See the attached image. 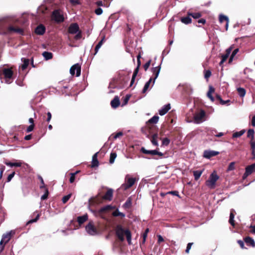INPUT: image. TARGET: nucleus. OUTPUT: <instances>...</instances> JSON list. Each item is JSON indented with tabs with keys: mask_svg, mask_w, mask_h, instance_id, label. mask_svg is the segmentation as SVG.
<instances>
[{
	"mask_svg": "<svg viewBox=\"0 0 255 255\" xmlns=\"http://www.w3.org/2000/svg\"><path fill=\"white\" fill-rule=\"evenodd\" d=\"M116 235L121 241L125 240L124 235H125L128 244L130 245L131 243V235L129 230H125L121 225H117L115 229Z\"/></svg>",
	"mask_w": 255,
	"mask_h": 255,
	"instance_id": "nucleus-1",
	"label": "nucleus"
},
{
	"mask_svg": "<svg viewBox=\"0 0 255 255\" xmlns=\"http://www.w3.org/2000/svg\"><path fill=\"white\" fill-rule=\"evenodd\" d=\"M14 67H9L8 65L0 67V79H13Z\"/></svg>",
	"mask_w": 255,
	"mask_h": 255,
	"instance_id": "nucleus-2",
	"label": "nucleus"
},
{
	"mask_svg": "<svg viewBox=\"0 0 255 255\" xmlns=\"http://www.w3.org/2000/svg\"><path fill=\"white\" fill-rule=\"evenodd\" d=\"M206 113L203 110L194 114L193 120L187 119L186 120L188 123H194L196 124H200L205 121Z\"/></svg>",
	"mask_w": 255,
	"mask_h": 255,
	"instance_id": "nucleus-3",
	"label": "nucleus"
},
{
	"mask_svg": "<svg viewBox=\"0 0 255 255\" xmlns=\"http://www.w3.org/2000/svg\"><path fill=\"white\" fill-rule=\"evenodd\" d=\"M219 179V176L217 175L216 171L212 172L210 177L206 182V185L211 189L215 188L216 181Z\"/></svg>",
	"mask_w": 255,
	"mask_h": 255,
	"instance_id": "nucleus-4",
	"label": "nucleus"
},
{
	"mask_svg": "<svg viewBox=\"0 0 255 255\" xmlns=\"http://www.w3.org/2000/svg\"><path fill=\"white\" fill-rule=\"evenodd\" d=\"M136 181V178L130 177L129 175H127L125 177V182L121 186V188L124 190H127L132 187Z\"/></svg>",
	"mask_w": 255,
	"mask_h": 255,
	"instance_id": "nucleus-5",
	"label": "nucleus"
},
{
	"mask_svg": "<svg viewBox=\"0 0 255 255\" xmlns=\"http://www.w3.org/2000/svg\"><path fill=\"white\" fill-rule=\"evenodd\" d=\"M52 18L57 23H61L64 21V17L60 9L54 10L51 15Z\"/></svg>",
	"mask_w": 255,
	"mask_h": 255,
	"instance_id": "nucleus-6",
	"label": "nucleus"
},
{
	"mask_svg": "<svg viewBox=\"0 0 255 255\" xmlns=\"http://www.w3.org/2000/svg\"><path fill=\"white\" fill-rule=\"evenodd\" d=\"M85 229L90 235L95 236L98 234V231L92 222H89L86 226Z\"/></svg>",
	"mask_w": 255,
	"mask_h": 255,
	"instance_id": "nucleus-7",
	"label": "nucleus"
},
{
	"mask_svg": "<svg viewBox=\"0 0 255 255\" xmlns=\"http://www.w3.org/2000/svg\"><path fill=\"white\" fill-rule=\"evenodd\" d=\"M81 65L79 63H76L71 66L70 69V73L72 76L75 74V71H76V76L78 77L81 74Z\"/></svg>",
	"mask_w": 255,
	"mask_h": 255,
	"instance_id": "nucleus-8",
	"label": "nucleus"
},
{
	"mask_svg": "<svg viewBox=\"0 0 255 255\" xmlns=\"http://www.w3.org/2000/svg\"><path fill=\"white\" fill-rule=\"evenodd\" d=\"M12 33H17L21 35L24 34V31L23 29L19 27H14L13 26H9L7 27V35L10 34Z\"/></svg>",
	"mask_w": 255,
	"mask_h": 255,
	"instance_id": "nucleus-9",
	"label": "nucleus"
},
{
	"mask_svg": "<svg viewBox=\"0 0 255 255\" xmlns=\"http://www.w3.org/2000/svg\"><path fill=\"white\" fill-rule=\"evenodd\" d=\"M234 47V45L231 46L229 48L226 49L225 53L221 55V61L220 62V65H221L225 61H226L227 58L229 57L230 54H231V51L233 50Z\"/></svg>",
	"mask_w": 255,
	"mask_h": 255,
	"instance_id": "nucleus-10",
	"label": "nucleus"
},
{
	"mask_svg": "<svg viewBox=\"0 0 255 255\" xmlns=\"http://www.w3.org/2000/svg\"><path fill=\"white\" fill-rule=\"evenodd\" d=\"M140 151L144 153V154H151V155H159V156H163V153L161 152H159V151H158L157 150H147L144 147H142L141 148V149H140Z\"/></svg>",
	"mask_w": 255,
	"mask_h": 255,
	"instance_id": "nucleus-11",
	"label": "nucleus"
},
{
	"mask_svg": "<svg viewBox=\"0 0 255 255\" xmlns=\"http://www.w3.org/2000/svg\"><path fill=\"white\" fill-rule=\"evenodd\" d=\"M80 30L79 26L77 23H73L70 25L68 28V32L70 34H76Z\"/></svg>",
	"mask_w": 255,
	"mask_h": 255,
	"instance_id": "nucleus-12",
	"label": "nucleus"
},
{
	"mask_svg": "<svg viewBox=\"0 0 255 255\" xmlns=\"http://www.w3.org/2000/svg\"><path fill=\"white\" fill-rule=\"evenodd\" d=\"M219 153L218 151L206 150L204 151L203 156L207 159H210L211 157L215 156Z\"/></svg>",
	"mask_w": 255,
	"mask_h": 255,
	"instance_id": "nucleus-13",
	"label": "nucleus"
},
{
	"mask_svg": "<svg viewBox=\"0 0 255 255\" xmlns=\"http://www.w3.org/2000/svg\"><path fill=\"white\" fill-rule=\"evenodd\" d=\"M160 67L158 66L152 68V76L150 77L149 80H156L157 78L159 73L160 72Z\"/></svg>",
	"mask_w": 255,
	"mask_h": 255,
	"instance_id": "nucleus-14",
	"label": "nucleus"
},
{
	"mask_svg": "<svg viewBox=\"0 0 255 255\" xmlns=\"http://www.w3.org/2000/svg\"><path fill=\"white\" fill-rule=\"evenodd\" d=\"M130 73L125 70L120 71L119 73V80H128L129 79Z\"/></svg>",
	"mask_w": 255,
	"mask_h": 255,
	"instance_id": "nucleus-15",
	"label": "nucleus"
},
{
	"mask_svg": "<svg viewBox=\"0 0 255 255\" xmlns=\"http://www.w3.org/2000/svg\"><path fill=\"white\" fill-rule=\"evenodd\" d=\"M7 27L4 20H0V34L7 35Z\"/></svg>",
	"mask_w": 255,
	"mask_h": 255,
	"instance_id": "nucleus-16",
	"label": "nucleus"
},
{
	"mask_svg": "<svg viewBox=\"0 0 255 255\" xmlns=\"http://www.w3.org/2000/svg\"><path fill=\"white\" fill-rule=\"evenodd\" d=\"M170 109V104H167L164 105L159 110L158 113L160 116H163L165 115Z\"/></svg>",
	"mask_w": 255,
	"mask_h": 255,
	"instance_id": "nucleus-17",
	"label": "nucleus"
},
{
	"mask_svg": "<svg viewBox=\"0 0 255 255\" xmlns=\"http://www.w3.org/2000/svg\"><path fill=\"white\" fill-rule=\"evenodd\" d=\"M45 30V26L42 24H40L35 28V32L37 35H42L44 34Z\"/></svg>",
	"mask_w": 255,
	"mask_h": 255,
	"instance_id": "nucleus-18",
	"label": "nucleus"
},
{
	"mask_svg": "<svg viewBox=\"0 0 255 255\" xmlns=\"http://www.w3.org/2000/svg\"><path fill=\"white\" fill-rule=\"evenodd\" d=\"M15 162H5V164L10 167H12L13 166L16 167H20L24 162L21 160H16Z\"/></svg>",
	"mask_w": 255,
	"mask_h": 255,
	"instance_id": "nucleus-19",
	"label": "nucleus"
},
{
	"mask_svg": "<svg viewBox=\"0 0 255 255\" xmlns=\"http://www.w3.org/2000/svg\"><path fill=\"white\" fill-rule=\"evenodd\" d=\"M154 83L155 81H147L144 86L142 92L143 93H146V92L148 90L150 86L151 88L154 85Z\"/></svg>",
	"mask_w": 255,
	"mask_h": 255,
	"instance_id": "nucleus-20",
	"label": "nucleus"
},
{
	"mask_svg": "<svg viewBox=\"0 0 255 255\" xmlns=\"http://www.w3.org/2000/svg\"><path fill=\"white\" fill-rule=\"evenodd\" d=\"M113 195V190L112 189H109L105 195L103 197V199L105 200H108L109 201L112 200Z\"/></svg>",
	"mask_w": 255,
	"mask_h": 255,
	"instance_id": "nucleus-21",
	"label": "nucleus"
},
{
	"mask_svg": "<svg viewBox=\"0 0 255 255\" xmlns=\"http://www.w3.org/2000/svg\"><path fill=\"white\" fill-rule=\"evenodd\" d=\"M22 61L23 62V64L19 66V69L23 71L25 70L29 63V60L28 59L23 58L21 59Z\"/></svg>",
	"mask_w": 255,
	"mask_h": 255,
	"instance_id": "nucleus-22",
	"label": "nucleus"
},
{
	"mask_svg": "<svg viewBox=\"0 0 255 255\" xmlns=\"http://www.w3.org/2000/svg\"><path fill=\"white\" fill-rule=\"evenodd\" d=\"M120 104V100L118 96H116L114 99L111 101V105L112 108H117Z\"/></svg>",
	"mask_w": 255,
	"mask_h": 255,
	"instance_id": "nucleus-23",
	"label": "nucleus"
},
{
	"mask_svg": "<svg viewBox=\"0 0 255 255\" xmlns=\"http://www.w3.org/2000/svg\"><path fill=\"white\" fill-rule=\"evenodd\" d=\"M214 92H215L214 88L212 86L209 85V91L207 92V96L210 99V100L212 102H213L214 101V98L213 97V96L212 95V94L214 93Z\"/></svg>",
	"mask_w": 255,
	"mask_h": 255,
	"instance_id": "nucleus-24",
	"label": "nucleus"
},
{
	"mask_svg": "<svg viewBox=\"0 0 255 255\" xmlns=\"http://www.w3.org/2000/svg\"><path fill=\"white\" fill-rule=\"evenodd\" d=\"M11 238V234L10 233H7L5 234H3L2 236V238L0 240L1 242L6 244L7 243Z\"/></svg>",
	"mask_w": 255,
	"mask_h": 255,
	"instance_id": "nucleus-25",
	"label": "nucleus"
},
{
	"mask_svg": "<svg viewBox=\"0 0 255 255\" xmlns=\"http://www.w3.org/2000/svg\"><path fill=\"white\" fill-rule=\"evenodd\" d=\"M140 65H141V62H140V59H137V67L135 69L134 72H133V73L132 74V78H131V80H135V78L138 72V71H139V67L140 66Z\"/></svg>",
	"mask_w": 255,
	"mask_h": 255,
	"instance_id": "nucleus-26",
	"label": "nucleus"
},
{
	"mask_svg": "<svg viewBox=\"0 0 255 255\" xmlns=\"http://www.w3.org/2000/svg\"><path fill=\"white\" fill-rule=\"evenodd\" d=\"M244 241L247 245L251 246L253 247H255V243L254 239L250 237H246Z\"/></svg>",
	"mask_w": 255,
	"mask_h": 255,
	"instance_id": "nucleus-27",
	"label": "nucleus"
},
{
	"mask_svg": "<svg viewBox=\"0 0 255 255\" xmlns=\"http://www.w3.org/2000/svg\"><path fill=\"white\" fill-rule=\"evenodd\" d=\"M235 210L234 209H231L230 214V219L229 220V223L233 227H235V224L234 221L235 215L234 214V212Z\"/></svg>",
	"mask_w": 255,
	"mask_h": 255,
	"instance_id": "nucleus-28",
	"label": "nucleus"
},
{
	"mask_svg": "<svg viewBox=\"0 0 255 255\" xmlns=\"http://www.w3.org/2000/svg\"><path fill=\"white\" fill-rule=\"evenodd\" d=\"M88 217L87 214L77 217V222L80 225L83 224L88 220Z\"/></svg>",
	"mask_w": 255,
	"mask_h": 255,
	"instance_id": "nucleus-29",
	"label": "nucleus"
},
{
	"mask_svg": "<svg viewBox=\"0 0 255 255\" xmlns=\"http://www.w3.org/2000/svg\"><path fill=\"white\" fill-rule=\"evenodd\" d=\"M105 41V36H104L102 39L98 42V43L97 44V45L95 47V53L94 55H96V53L98 52L99 49L100 48V47L103 45V43Z\"/></svg>",
	"mask_w": 255,
	"mask_h": 255,
	"instance_id": "nucleus-30",
	"label": "nucleus"
},
{
	"mask_svg": "<svg viewBox=\"0 0 255 255\" xmlns=\"http://www.w3.org/2000/svg\"><path fill=\"white\" fill-rule=\"evenodd\" d=\"M98 152H96L94 154L92 157V167H96L99 165V161L97 159V155Z\"/></svg>",
	"mask_w": 255,
	"mask_h": 255,
	"instance_id": "nucleus-31",
	"label": "nucleus"
},
{
	"mask_svg": "<svg viewBox=\"0 0 255 255\" xmlns=\"http://www.w3.org/2000/svg\"><path fill=\"white\" fill-rule=\"evenodd\" d=\"M190 16H188L187 15V16L182 17L180 18V20L182 23H183L185 24H188L191 23L192 22V19L190 17Z\"/></svg>",
	"mask_w": 255,
	"mask_h": 255,
	"instance_id": "nucleus-32",
	"label": "nucleus"
},
{
	"mask_svg": "<svg viewBox=\"0 0 255 255\" xmlns=\"http://www.w3.org/2000/svg\"><path fill=\"white\" fill-rule=\"evenodd\" d=\"M219 21L220 22H223L224 21L226 22V30L228 29V23H229V18L227 16L224 15H220L219 16Z\"/></svg>",
	"mask_w": 255,
	"mask_h": 255,
	"instance_id": "nucleus-33",
	"label": "nucleus"
},
{
	"mask_svg": "<svg viewBox=\"0 0 255 255\" xmlns=\"http://www.w3.org/2000/svg\"><path fill=\"white\" fill-rule=\"evenodd\" d=\"M250 144L252 149V154L253 155L252 159H255V141L251 140L250 141Z\"/></svg>",
	"mask_w": 255,
	"mask_h": 255,
	"instance_id": "nucleus-34",
	"label": "nucleus"
},
{
	"mask_svg": "<svg viewBox=\"0 0 255 255\" xmlns=\"http://www.w3.org/2000/svg\"><path fill=\"white\" fill-rule=\"evenodd\" d=\"M158 138V134L157 133H155L152 135L151 139V142H152V144L155 146L158 145V143L157 141Z\"/></svg>",
	"mask_w": 255,
	"mask_h": 255,
	"instance_id": "nucleus-35",
	"label": "nucleus"
},
{
	"mask_svg": "<svg viewBox=\"0 0 255 255\" xmlns=\"http://www.w3.org/2000/svg\"><path fill=\"white\" fill-rule=\"evenodd\" d=\"M237 90L239 95L241 97H244L245 96L246 91L244 88H241V87H238L237 88Z\"/></svg>",
	"mask_w": 255,
	"mask_h": 255,
	"instance_id": "nucleus-36",
	"label": "nucleus"
},
{
	"mask_svg": "<svg viewBox=\"0 0 255 255\" xmlns=\"http://www.w3.org/2000/svg\"><path fill=\"white\" fill-rule=\"evenodd\" d=\"M42 55L46 60L52 59L53 57L52 53L47 51L43 52Z\"/></svg>",
	"mask_w": 255,
	"mask_h": 255,
	"instance_id": "nucleus-37",
	"label": "nucleus"
},
{
	"mask_svg": "<svg viewBox=\"0 0 255 255\" xmlns=\"http://www.w3.org/2000/svg\"><path fill=\"white\" fill-rule=\"evenodd\" d=\"M188 15L191 16L194 19H198L201 17L202 14L200 12L192 13V12H188Z\"/></svg>",
	"mask_w": 255,
	"mask_h": 255,
	"instance_id": "nucleus-38",
	"label": "nucleus"
},
{
	"mask_svg": "<svg viewBox=\"0 0 255 255\" xmlns=\"http://www.w3.org/2000/svg\"><path fill=\"white\" fill-rule=\"evenodd\" d=\"M113 208L112 206L111 205H106L102 207L99 211L100 213H102L106 212V211L110 210Z\"/></svg>",
	"mask_w": 255,
	"mask_h": 255,
	"instance_id": "nucleus-39",
	"label": "nucleus"
},
{
	"mask_svg": "<svg viewBox=\"0 0 255 255\" xmlns=\"http://www.w3.org/2000/svg\"><path fill=\"white\" fill-rule=\"evenodd\" d=\"M246 130L245 129H242L239 131L235 132L233 134V138H236V137H239L241 136L242 135L244 134Z\"/></svg>",
	"mask_w": 255,
	"mask_h": 255,
	"instance_id": "nucleus-40",
	"label": "nucleus"
},
{
	"mask_svg": "<svg viewBox=\"0 0 255 255\" xmlns=\"http://www.w3.org/2000/svg\"><path fill=\"white\" fill-rule=\"evenodd\" d=\"M239 51V49L238 48H236L233 50V51L232 52L231 55L229 58V63H231L232 62L234 57L238 53Z\"/></svg>",
	"mask_w": 255,
	"mask_h": 255,
	"instance_id": "nucleus-41",
	"label": "nucleus"
},
{
	"mask_svg": "<svg viewBox=\"0 0 255 255\" xmlns=\"http://www.w3.org/2000/svg\"><path fill=\"white\" fill-rule=\"evenodd\" d=\"M159 120V117L157 116H154L148 120V122L151 124H157Z\"/></svg>",
	"mask_w": 255,
	"mask_h": 255,
	"instance_id": "nucleus-42",
	"label": "nucleus"
},
{
	"mask_svg": "<svg viewBox=\"0 0 255 255\" xmlns=\"http://www.w3.org/2000/svg\"><path fill=\"white\" fill-rule=\"evenodd\" d=\"M202 171L196 170L193 172V175L195 180H197L201 176Z\"/></svg>",
	"mask_w": 255,
	"mask_h": 255,
	"instance_id": "nucleus-43",
	"label": "nucleus"
},
{
	"mask_svg": "<svg viewBox=\"0 0 255 255\" xmlns=\"http://www.w3.org/2000/svg\"><path fill=\"white\" fill-rule=\"evenodd\" d=\"M131 199L130 198H128L127 201H126V202L123 205V207L127 209V208H129L131 207Z\"/></svg>",
	"mask_w": 255,
	"mask_h": 255,
	"instance_id": "nucleus-44",
	"label": "nucleus"
},
{
	"mask_svg": "<svg viewBox=\"0 0 255 255\" xmlns=\"http://www.w3.org/2000/svg\"><path fill=\"white\" fill-rule=\"evenodd\" d=\"M246 171L248 173V174H251L254 171H255L254 170V168L252 164L248 166L246 168Z\"/></svg>",
	"mask_w": 255,
	"mask_h": 255,
	"instance_id": "nucleus-45",
	"label": "nucleus"
},
{
	"mask_svg": "<svg viewBox=\"0 0 255 255\" xmlns=\"http://www.w3.org/2000/svg\"><path fill=\"white\" fill-rule=\"evenodd\" d=\"M116 157H117V153L115 152H112L110 154V160H109L110 163L113 164L115 160Z\"/></svg>",
	"mask_w": 255,
	"mask_h": 255,
	"instance_id": "nucleus-46",
	"label": "nucleus"
},
{
	"mask_svg": "<svg viewBox=\"0 0 255 255\" xmlns=\"http://www.w3.org/2000/svg\"><path fill=\"white\" fill-rule=\"evenodd\" d=\"M113 216L115 217L121 216L122 217H125V215L122 212H120L118 209H117L115 211H114L113 214Z\"/></svg>",
	"mask_w": 255,
	"mask_h": 255,
	"instance_id": "nucleus-47",
	"label": "nucleus"
},
{
	"mask_svg": "<svg viewBox=\"0 0 255 255\" xmlns=\"http://www.w3.org/2000/svg\"><path fill=\"white\" fill-rule=\"evenodd\" d=\"M254 130L253 129H249L248 131L247 136L248 137H251L253 140L254 137Z\"/></svg>",
	"mask_w": 255,
	"mask_h": 255,
	"instance_id": "nucleus-48",
	"label": "nucleus"
},
{
	"mask_svg": "<svg viewBox=\"0 0 255 255\" xmlns=\"http://www.w3.org/2000/svg\"><path fill=\"white\" fill-rule=\"evenodd\" d=\"M44 191H45V193L41 197V199L42 200H46L47 197H48V194H49V192H48V190L47 188H44Z\"/></svg>",
	"mask_w": 255,
	"mask_h": 255,
	"instance_id": "nucleus-49",
	"label": "nucleus"
},
{
	"mask_svg": "<svg viewBox=\"0 0 255 255\" xmlns=\"http://www.w3.org/2000/svg\"><path fill=\"white\" fill-rule=\"evenodd\" d=\"M204 78L208 79L211 75V71L210 70H205L204 71Z\"/></svg>",
	"mask_w": 255,
	"mask_h": 255,
	"instance_id": "nucleus-50",
	"label": "nucleus"
},
{
	"mask_svg": "<svg viewBox=\"0 0 255 255\" xmlns=\"http://www.w3.org/2000/svg\"><path fill=\"white\" fill-rule=\"evenodd\" d=\"M170 139L167 137L162 139V145L167 146L170 143Z\"/></svg>",
	"mask_w": 255,
	"mask_h": 255,
	"instance_id": "nucleus-51",
	"label": "nucleus"
},
{
	"mask_svg": "<svg viewBox=\"0 0 255 255\" xmlns=\"http://www.w3.org/2000/svg\"><path fill=\"white\" fill-rule=\"evenodd\" d=\"M71 196V194H69L66 196H64L63 198H62V202L65 204L66 203L68 200L70 198Z\"/></svg>",
	"mask_w": 255,
	"mask_h": 255,
	"instance_id": "nucleus-52",
	"label": "nucleus"
},
{
	"mask_svg": "<svg viewBox=\"0 0 255 255\" xmlns=\"http://www.w3.org/2000/svg\"><path fill=\"white\" fill-rule=\"evenodd\" d=\"M39 215L37 214L35 219L30 220L29 221H28L27 224H28L36 222L39 219Z\"/></svg>",
	"mask_w": 255,
	"mask_h": 255,
	"instance_id": "nucleus-53",
	"label": "nucleus"
},
{
	"mask_svg": "<svg viewBox=\"0 0 255 255\" xmlns=\"http://www.w3.org/2000/svg\"><path fill=\"white\" fill-rule=\"evenodd\" d=\"M82 37V32L81 30L78 31L77 34L75 36L74 38L76 40H79Z\"/></svg>",
	"mask_w": 255,
	"mask_h": 255,
	"instance_id": "nucleus-54",
	"label": "nucleus"
},
{
	"mask_svg": "<svg viewBox=\"0 0 255 255\" xmlns=\"http://www.w3.org/2000/svg\"><path fill=\"white\" fill-rule=\"evenodd\" d=\"M150 63L151 60H149L145 64L143 65V68L144 69L145 71H146L147 69L149 68Z\"/></svg>",
	"mask_w": 255,
	"mask_h": 255,
	"instance_id": "nucleus-55",
	"label": "nucleus"
},
{
	"mask_svg": "<svg viewBox=\"0 0 255 255\" xmlns=\"http://www.w3.org/2000/svg\"><path fill=\"white\" fill-rule=\"evenodd\" d=\"M95 12L97 15H100L103 12V10L101 8L98 7L97 9H95Z\"/></svg>",
	"mask_w": 255,
	"mask_h": 255,
	"instance_id": "nucleus-56",
	"label": "nucleus"
},
{
	"mask_svg": "<svg viewBox=\"0 0 255 255\" xmlns=\"http://www.w3.org/2000/svg\"><path fill=\"white\" fill-rule=\"evenodd\" d=\"M14 175H15V172H13L11 174L8 175V177L7 178V182H8L10 181L12 179V178L14 176Z\"/></svg>",
	"mask_w": 255,
	"mask_h": 255,
	"instance_id": "nucleus-57",
	"label": "nucleus"
},
{
	"mask_svg": "<svg viewBox=\"0 0 255 255\" xmlns=\"http://www.w3.org/2000/svg\"><path fill=\"white\" fill-rule=\"evenodd\" d=\"M192 245H193L192 243H189L187 244L186 249L185 250V252L186 253H188L189 252V251L191 249Z\"/></svg>",
	"mask_w": 255,
	"mask_h": 255,
	"instance_id": "nucleus-58",
	"label": "nucleus"
},
{
	"mask_svg": "<svg viewBox=\"0 0 255 255\" xmlns=\"http://www.w3.org/2000/svg\"><path fill=\"white\" fill-rule=\"evenodd\" d=\"M167 193L168 194H172L174 196H179V193L177 191H171L167 192Z\"/></svg>",
	"mask_w": 255,
	"mask_h": 255,
	"instance_id": "nucleus-59",
	"label": "nucleus"
},
{
	"mask_svg": "<svg viewBox=\"0 0 255 255\" xmlns=\"http://www.w3.org/2000/svg\"><path fill=\"white\" fill-rule=\"evenodd\" d=\"M238 243L239 244V245H240V246L241 247V248L243 249H246L245 247H244V242L242 241V240H238Z\"/></svg>",
	"mask_w": 255,
	"mask_h": 255,
	"instance_id": "nucleus-60",
	"label": "nucleus"
},
{
	"mask_svg": "<svg viewBox=\"0 0 255 255\" xmlns=\"http://www.w3.org/2000/svg\"><path fill=\"white\" fill-rule=\"evenodd\" d=\"M76 174V173H72L71 174V176H70V179H69V181L70 183H73L74 180H75V175Z\"/></svg>",
	"mask_w": 255,
	"mask_h": 255,
	"instance_id": "nucleus-61",
	"label": "nucleus"
},
{
	"mask_svg": "<svg viewBox=\"0 0 255 255\" xmlns=\"http://www.w3.org/2000/svg\"><path fill=\"white\" fill-rule=\"evenodd\" d=\"M69 1L72 5H74L80 3L79 0H69Z\"/></svg>",
	"mask_w": 255,
	"mask_h": 255,
	"instance_id": "nucleus-62",
	"label": "nucleus"
},
{
	"mask_svg": "<svg viewBox=\"0 0 255 255\" xmlns=\"http://www.w3.org/2000/svg\"><path fill=\"white\" fill-rule=\"evenodd\" d=\"M130 98V96L129 95H127L126 97H125V98L124 99V103L123 104V105H126L128 100H129V99Z\"/></svg>",
	"mask_w": 255,
	"mask_h": 255,
	"instance_id": "nucleus-63",
	"label": "nucleus"
},
{
	"mask_svg": "<svg viewBox=\"0 0 255 255\" xmlns=\"http://www.w3.org/2000/svg\"><path fill=\"white\" fill-rule=\"evenodd\" d=\"M33 128H34V125L33 124H31L26 129V131L29 132H30L33 129Z\"/></svg>",
	"mask_w": 255,
	"mask_h": 255,
	"instance_id": "nucleus-64",
	"label": "nucleus"
}]
</instances>
